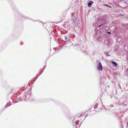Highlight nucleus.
<instances>
[{
    "label": "nucleus",
    "mask_w": 128,
    "mask_h": 128,
    "mask_svg": "<svg viewBox=\"0 0 128 128\" xmlns=\"http://www.w3.org/2000/svg\"><path fill=\"white\" fill-rule=\"evenodd\" d=\"M97 68L98 70H102V66L100 62L99 63Z\"/></svg>",
    "instance_id": "obj_1"
},
{
    "label": "nucleus",
    "mask_w": 128,
    "mask_h": 128,
    "mask_svg": "<svg viewBox=\"0 0 128 128\" xmlns=\"http://www.w3.org/2000/svg\"><path fill=\"white\" fill-rule=\"evenodd\" d=\"M93 2L92 1H91L89 2L88 3V5L89 6H90L93 4Z\"/></svg>",
    "instance_id": "obj_2"
},
{
    "label": "nucleus",
    "mask_w": 128,
    "mask_h": 128,
    "mask_svg": "<svg viewBox=\"0 0 128 128\" xmlns=\"http://www.w3.org/2000/svg\"><path fill=\"white\" fill-rule=\"evenodd\" d=\"M112 63L114 64V66H117V64L116 62H112Z\"/></svg>",
    "instance_id": "obj_3"
},
{
    "label": "nucleus",
    "mask_w": 128,
    "mask_h": 128,
    "mask_svg": "<svg viewBox=\"0 0 128 128\" xmlns=\"http://www.w3.org/2000/svg\"><path fill=\"white\" fill-rule=\"evenodd\" d=\"M107 33L108 34H110V33H111L110 32H108Z\"/></svg>",
    "instance_id": "obj_4"
},
{
    "label": "nucleus",
    "mask_w": 128,
    "mask_h": 128,
    "mask_svg": "<svg viewBox=\"0 0 128 128\" xmlns=\"http://www.w3.org/2000/svg\"><path fill=\"white\" fill-rule=\"evenodd\" d=\"M102 26V25H100L99 26V27H100L101 26Z\"/></svg>",
    "instance_id": "obj_5"
},
{
    "label": "nucleus",
    "mask_w": 128,
    "mask_h": 128,
    "mask_svg": "<svg viewBox=\"0 0 128 128\" xmlns=\"http://www.w3.org/2000/svg\"><path fill=\"white\" fill-rule=\"evenodd\" d=\"M104 5H105V6H108V5H107V4H106V5H105V4H104Z\"/></svg>",
    "instance_id": "obj_6"
}]
</instances>
